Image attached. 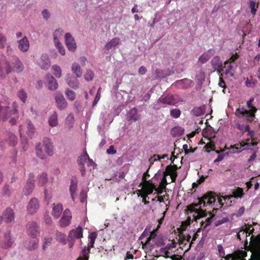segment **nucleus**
<instances>
[{
    "label": "nucleus",
    "mask_w": 260,
    "mask_h": 260,
    "mask_svg": "<svg viewBox=\"0 0 260 260\" xmlns=\"http://www.w3.org/2000/svg\"><path fill=\"white\" fill-rule=\"evenodd\" d=\"M35 175L34 173H30L26 184L23 189L24 194L27 196L31 194L35 187Z\"/></svg>",
    "instance_id": "1a4fd4ad"
},
{
    "label": "nucleus",
    "mask_w": 260,
    "mask_h": 260,
    "mask_svg": "<svg viewBox=\"0 0 260 260\" xmlns=\"http://www.w3.org/2000/svg\"><path fill=\"white\" fill-rule=\"evenodd\" d=\"M88 158V154H87L86 150H84L83 154L78 157L77 161L78 165L80 166L84 165Z\"/></svg>",
    "instance_id": "c9c22d12"
},
{
    "label": "nucleus",
    "mask_w": 260,
    "mask_h": 260,
    "mask_svg": "<svg viewBox=\"0 0 260 260\" xmlns=\"http://www.w3.org/2000/svg\"><path fill=\"white\" fill-rule=\"evenodd\" d=\"M244 196L243 189L242 188L238 187L236 189L234 190L232 192V194L231 196H228L225 197H222L224 200L230 199L231 198H241Z\"/></svg>",
    "instance_id": "a878e982"
},
{
    "label": "nucleus",
    "mask_w": 260,
    "mask_h": 260,
    "mask_svg": "<svg viewBox=\"0 0 260 260\" xmlns=\"http://www.w3.org/2000/svg\"><path fill=\"white\" fill-rule=\"evenodd\" d=\"M3 219L6 222H11L14 219V213L11 208H7L4 212Z\"/></svg>",
    "instance_id": "b1692460"
},
{
    "label": "nucleus",
    "mask_w": 260,
    "mask_h": 260,
    "mask_svg": "<svg viewBox=\"0 0 260 260\" xmlns=\"http://www.w3.org/2000/svg\"><path fill=\"white\" fill-rule=\"evenodd\" d=\"M49 125L54 127L58 124L57 114L54 112L49 117L48 120Z\"/></svg>",
    "instance_id": "e433bc0d"
},
{
    "label": "nucleus",
    "mask_w": 260,
    "mask_h": 260,
    "mask_svg": "<svg viewBox=\"0 0 260 260\" xmlns=\"http://www.w3.org/2000/svg\"><path fill=\"white\" fill-rule=\"evenodd\" d=\"M211 64L214 71H216L218 74H220L223 71L222 62L219 56L213 57L211 59Z\"/></svg>",
    "instance_id": "dca6fc26"
},
{
    "label": "nucleus",
    "mask_w": 260,
    "mask_h": 260,
    "mask_svg": "<svg viewBox=\"0 0 260 260\" xmlns=\"http://www.w3.org/2000/svg\"><path fill=\"white\" fill-rule=\"evenodd\" d=\"M17 96L23 102L25 103L27 99V94L23 89L19 90L17 92Z\"/></svg>",
    "instance_id": "ea45409f"
},
{
    "label": "nucleus",
    "mask_w": 260,
    "mask_h": 260,
    "mask_svg": "<svg viewBox=\"0 0 260 260\" xmlns=\"http://www.w3.org/2000/svg\"><path fill=\"white\" fill-rule=\"evenodd\" d=\"M27 128L28 129L27 132L28 135H31V134L34 133V126L30 121L27 122Z\"/></svg>",
    "instance_id": "e2e57ef3"
},
{
    "label": "nucleus",
    "mask_w": 260,
    "mask_h": 260,
    "mask_svg": "<svg viewBox=\"0 0 260 260\" xmlns=\"http://www.w3.org/2000/svg\"><path fill=\"white\" fill-rule=\"evenodd\" d=\"M53 238L51 237H45L43 241L42 245V249L43 250H46L48 246H50L52 243Z\"/></svg>",
    "instance_id": "37998d69"
},
{
    "label": "nucleus",
    "mask_w": 260,
    "mask_h": 260,
    "mask_svg": "<svg viewBox=\"0 0 260 260\" xmlns=\"http://www.w3.org/2000/svg\"><path fill=\"white\" fill-rule=\"evenodd\" d=\"M205 73L200 70L196 75V79L199 82H202L205 80Z\"/></svg>",
    "instance_id": "5fc2aeb1"
},
{
    "label": "nucleus",
    "mask_w": 260,
    "mask_h": 260,
    "mask_svg": "<svg viewBox=\"0 0 260 260\" xmlns=\"http://www.w3.org/2000/svg\"><path fill=\"white\" fill-rule=\"evenodd\" d=\"M156 237V231L153 230L150 232V236L147 238V240L144 244H143V248L145 249L147 251H151L154 247V245L158 246H161L164 244L163 242H155L153 243L151 242L152 240H154Z\"/></svg>",
    "instance_id": "6e6552de"
},
{
    "label": "nucleus",
    "mask_w": 260,
    "mask_h": 260,
    "mask_svg": "<svg viewBox=\"0 0 260 260\" xmlns=\"http://www.w3.org/2000/svg\"><path fill=\"white\" fill-rule=\"evenodd\" d=\"M72 71L76 75L77 77H80L82 75V70L79 64L76 62L73 63Z\"/></svg>",
    "instance_id": "473e14b6"
},
{
    "label": "nucleus",
    "mask_w": 260,
    "mask_h": 260,
    "mask_svg": "<svg viewBox=\"0 0 260 260\" xmlns=\"http://www.w3.org/2000/svg\"><path fill=\"white\" fill-rule=\"evenodd\" d=\"M179 168L176 165H169L166 168V171L164 172L163 176L166 177L167 176L173 174L174 172L177 171Z\"/></svg>",
    "instance_id": "72a5a7b5"
},
{
    "label": "nucleus",
    "mask_w": 260,
    "mask_h": 260,
    "mask_svg": "<svg viewBox=\"0 0 260 260\" xmlns=\"http://www.w3.org/2000/svg\"><path fill=\"white\" fill-rule=\"evenodd\" d=\"M215 193L212 191H209L204 194L202 197L199 198V201L197 203H192L186 207L185 211L187 213L188 212L192 213L194 212L197 214L194 216L196 220L202 217L206 216L207 214L205 210L202 209V207H206L207 205H210L215 202Z\"/></svg>",
    "instance_id": "f257e3e1"
},
{
    "label": "nucleus",
    "mask_w": 260,
    "mask_h": 260,
    "mask_svg": "<svg viewBox=\"0 0 260 260\" xmlns=\"http://www.w3.org/2000/svg\"><path fill=\"white\" fill-rule=\"evenodd\" d=\"M180 101L182 102V101L177 99L175 96L173 94H167L165 96H161L158 99V102L161 104L172 106L175 105Z\"/></svg>",
    "instance_id": "9b49d317"
},
{
    "label": "nucleus",
    "mask_w": 260,
    "mask_h": 260,
    "mask_svg": "<svg viewBox=\"0 0 260 260\" xmlns=\"http://www.w3.org/2000/svg\"><path fill=\"white\" fill-rule=\"evenodd\" d=\"M11 63L12 67L9 62L7 61L6 73L7 74L12 72L13 71L19 73L22 72L24 69V66L22 62L20 60L19 58L17 56H13Z\"/></svg>",
    "instance_id": "39448f33"
},
{
    "label": "nucleus",
    "mask_w": 260,
    "mask_h": 260,
    "mask_svg": "<svg viewBox=\"0 0 260 260\" xmlns=\"http://www.w3.org/2000/svg\"><path fill=\"white\" fill-rule=\"evenodd\" d=\"M144 188V194H150L152 193L154 190H155V186H142Z\"/></svg>",
    "instance_id": "09e8293b"
},
{
    "label": "nucleus",
    "mask_w": 260,
    "mask_h": 260,
    "mask_svg": "<svg viewBox=\"0 0 260 260\" xmlns=\"http://www.w3.org/2000/svg\"><path fill=\"white\" fill-rule=\"evenodd\" d=\"M18 48L22 52H25L29 49V43L26 36H24L21 39L17 41Z\"/></svg>",
    "instance_id": "a211bd4d"
},
{
    "label": "nucleus",
    "mask_w": 260,
    "mask_h": 260,
    "mask_svg": "<svg viewBox=\"0 0 260 260\" xmlns=\"http://www.w3.org/2000/svg\"><path fill=\"white\" fill-rule=\"evenodd\" d=\"M236 127L240 131L242 134H244V132L249 131L248 125H246L245 126L244 125H242L240 123H237L236 124Z\"/></svg>",
    "instance_id": "864d4df0"
},
{
    "label": "nucleus",
    "mask_w": 260,
    "mask_h": 260,
    "mask_svg": "<svg viewBox=\"0 0 260 260\" xmlns=\"http://www.w3.org/2000/svg\"><path fill=\"white\" fill-rule=\"evenodd\" d=\"M6 140L8 144L11 146H14L17 143V137L14 134L11 133H8L7 134Z\"/></svg>",
    "instance_id": "c756f323"
},
{
    "label": "nucleus",
    "mask_w": 260,
    "mask_h": 260,
    "mask_svg": "<svg viewBox=\"0 0 260 260\" xmlns=\"http://www.w3.org/2000/svg\"><path fill=\"white\" fill-rule=\"evenodd\" d=\"M181 115V111L178 109H173L170 110V115L174 118H177Z\"/></svg>",
    "instance_id": "8fccbe9b"
},
{
    "label": "nucleus",
    "mask_w": 260,
    "mask_h": 260,
    "mask_svg": "<svg viewBox=\"0 0 260 260\" xmlns=\"http://www.w3.org/2000/svg\"><path fill=\"white\" fill-rule=\"evenodd\" d=\"M45 78L48 83V87L49 90L54 91L58 88L57 81L51 74L46 75Z\"/></svg>",
    "instance_id": "6ab92c4d"
},
{
    "label": "nucleus",
    "mask_w": 260,
    "mask_h": 260,
    "mask_svg": "<svg viewBox=\"0 0 260 260\" xmlns=\"http://www.w3.org/2000/svg\"><path fill=\"white\" fill-rule=\"evenodd\" d=\"M55 47L57 48L58 52L62 55H64L66 54V50L62 44L60 42H56L54 43Z\"/></svg>",
    "instance_id": "49530a36"
},
{
    "label": "nucleus",
    "mask_w": 260,
    "mask_h": 260,
    "mask_svg": "<svg viewBox=\"0 0 260 260\" xmlns=\"http://www.w3.org/2000/svg\"><path fill=\"white\" fill-rule=\"evenodd\" d=\"M27 232L30 237L36 238L40 233L39 227L34 221L28 222L26 225Z\"/></svg>",
    "instance_id": "9d476101"
},
{
    "label": "nucleus",
    "mask_w": 260,
    "mask_h": 260,
    "mask_svg": "<svg viewBox=\"0 0 260 260\" xmlns=\"http://www.w3.org/2000/svg\"><path fill=\"white\" fill-rule=\"evenodd\" d=\"M191 238V236L190 235H187L185 236L182 233H180L179 235V244L181 245H186L188 242H189L190 239Z\"/></svg>",
    "instance_id": "f704fd0d"
},
{
    "label": "nucleus",
    "mask_w": 260,
    "mask_h": 260,
    "mask_svg": "<svg viewBox=\"0 0 260 260\" xmlns=\"http://www.w3.org/2000/svg\"><path fill=\"white\" fill-rule=\"evenodd\" d=\"M38 180L40 186L45 185L48 181L47 174L46 173H42L38 176Z\"/></svg>",
    "instance_id": "58836bf2"
},
{
    "label": "nucleus",
    "mask_w": 260,
    "mask_h": 260,
    "mask_svg": "<svg viewBox=\"0 0 260 260\" xmlns=\"http://www.w3.org/2000/svg\"><path fill=\"white\" fill-rule=\"evenodd\" d=\"M55 239L59 242L66 243V235L59 231H56Z\"/></svg>",
    "instance_id": "79ce46f5"
},
{
    "label": "nucleus",
    "mask_w": 260,
    "mask_h": 260,
    "mask_svg": "<svg viewBox=\"0 0 260 260\" xmlns=\"http://www.w3.org/2000/svg\"><path fill=\"white\" fill-rule=\"evenodd\" d=\"M40 207L39 201L34 198L30 200L27 206V211L29 214H34L37 212Z\"/></svg>",
    "instance_id": "4468645a"
},
{
    "label": "nucleus",
    "mask_w": 260,
    "mask_h": 260,
    "mask_svg": "<svg viewBox=\"0 0 260 260\" xmlns=\"http://www.w3.org/2000/svg\"><path fill=\"white\" fill-rule=\"evenodd\" d=\"M252 254L251 255V257L253 259V260H260V253L258 252L257 251L253 250Z\"/></svg>",
    "instance_id": "774afa93"
},
{
    "label": "nucleus",
    "mask_w": 260,
    "mask_h": 260,
    "mask_svg": "<svg viewBox=\"0 0 260 260\" xmlns=\"http://www.w3.org/2000/svg\"><path fill=\"white\" fill-rule=\"evenodd\" d=\"M248 132L247 135L249 136L251 139V145L253 146H256L258 142L256 141V139L254 137V132L253 131L250 130V127L249 126V131H247Z\"/></svg>",
    "instance_id": "a18cd8bd"
},
{
    "label": "nucleus",
    "mask_w": 260,
    "mask_h": 260,
    "mask_svg": "<svg viewBox=\"0 0 260 260\" xmlns=\"http://www.w3.org/2000/svg\"><path fill=\"white\" fill-rule=\"evenodd\" d=\"M218 74L219 75V76H220L218 85L220 87L223 88L222 91L224 93H225V89L226 88V86L225 85V81H224V80L223 79V78L222 77V74L221 73H220V74Z\"/></svg>",
    "instance_id": "6e6d98bb"
},
{
    "label": "nucleus",
    "mask_w": 260,
    "mask_h": 260,
    "mask_svg": "<svg viewBox=\"0 0 260 260\" xmlns=\"http://www.w3.org/2000/svg\"><path fill=\"white\" fill-rule=\"evenodd\" d=\"M249 8L251 9V13L254 15L256 11V8H255V3L253 1H250Z\"/></svg>",
    "instance_id": "69168bd1"
},
{
    "label": "nucleus",
    "mask_w": 260,
    "mask_h": 260,
    "mask_svg": "<svg viewBox=\"0 0 260 260\" xmlns=\"http://www.w3.org/2000/svg\"><path fill=\"white\" fill-rule=\"evenodd\" d=\"M65 43L68 50L74 52L77 48V45L74 38L69 32L66 33L64 36Z\"/></svg>",
    "instance_id": "ddd939ff"
},
{
    "label": "nucleus",
    "mask_w": 260,
    "mask_h": 260,
    "mask_svg": "<svg viewBox=\"0 0 260 260\" xmlns=\"http://www.w3.org/2000/svg\"><path fill=\"white\" fill-rule=\"evenodd\" d=\"M53 75L57 78H60L61 76L62 71L60 67L57 65H54L51 68Z\"/></svg>",
    "instance_id": "a19ab883"
},
{
    "label": "nucleus",
    "mask_w": 260,
    "mask_h": 260,
    "mask_svg": "<svg viewBox=\"0 0 260 260\" xmlns=\"http://www.w3.org/2000/svg\"><path fill=\"white\" fill-rule=\"evenodd\" d=\"M55 100L58 109L61 110L67 107L68 103L61 93L57 92L55 94Z\"/></svg>",
    "instance_id": "2eb2a0df"
},
{
    "label": "nucleus",
    "mask_w": 260,
    "mask_h": 260,
    "mask_svg": "<svg viewBox=\"0 0 260 260\" xmlns=\"http://www.w3.org/2000/svg\"><path fill=\"white\" fill-rule=\"evenodd\" d=\"M2 193L4 196L10 197L11 194V190L8 185H5L3 188Z\"/></svg>",
    "instance_id": "4d7b16f0"
},
{
    "label": "nucleus",
    "mask_w": 260,
    "mask_h": 260,
    "mask_svg": "<svg viewBox=\"0 0 260 260\" xmlns=\"http://www.w3.org/2000/svg\"><path fill=\"white\" fill-rule=\"evenodd\" d=\"M140 118V116L138 114L137 109L136 108H132L128 113V120L136 121Z\"/></svg>",
    "instance_id": "2f4dec72"
},
{
    "label": "nucleus",
    "mask_w": 260,
    "mask_h": 260,
    "mask_svg": "<svg viewBox=\"0 0 260 260\" xmlns=\"http://www.w3.org/2000/svg\"><path fill=\"white\" fill-rule=\"evenodd\" d=\"M175 85L177 88L187 89L192 85V81L190 79L185 78L177 81L175 82Z\"/></svg>",
    "instance_id": "4be33fe9"
},
{
    "label": "nucleus",
    "mask_w": 260,
    "mask_h": 260,
    "mask_svg": "<svg viewBox=\"0 0 260 260\" xmlns=\"http://www.w3.org/2000/svg\"><path fill=\"white\" fill-rule=\"evenodd\" d=\"M13 243L10 232L8 231L4 233L0 229V247L9 248L12 246Z\"/></svg>",
    "instance_id": "0eeeda50"
},
{
    "label": "nucleus",
    "mask_w": 260,
    "mask_h": 260,
    "mask_svg": "<svg viewBox=\"0 0 260 260\" xmlns=\"http://www.w3.org/2000/svg\"><path fill=\"white\" fill-rule=\"evenodd\" d=\"M71 212L69 209H66L63 212L62 216L59 221V226L62 228H65L69 225L72 219Z\"/></svg>",
    "instance_id": "f8f14e48"
},
{
    "label": "nucleus",
    "mask_w": 260,
    "mask_h": 260,
    "mask_svg": "<svg viewBox=\"0 0 260 260\" xmlns=\"http://www.w3.org/2000/svg\"><path fill=\"white\" fill-rule=\"evenodd\" d=\"M39 240L38 239H33L29 240L25 242V247L26 249L29 251H32L36 250L38 247Z\"/></svg>",
    "instance_id": "5701e85b"
},
{
    "label": "nucleus",
    "mask_w": 260,
    "mask_h": 260,
    "mask_svg": "<svg viewBox=\"0 0 260 260\" xmlns=\"http://www.w3.org/2000/svg\"><path fill=\"white\" fill-rule=\"evenodd\" d=\"M250 239L251 240L250 242V246H247L248 241L247 239L245 241L244 246L246 250H249L250 247L253 249L260 246V234L258 235L254 238L253 237V236H252Z\"/></svg>",
    "instance_id": "aec40b11"
},
{
    "label": "nucleus",
    "mask_w": 260,
    "mask_h": 260,
    "mask_svg": "<svg viewBox=\"0 0 260 260\" xmlns=\"http://www.w3.org/2000/svg\"><path fill=\"white\" fill-rule=\"evenodd\" d=\"M183 149L184 150V153L185 154H187L189 153H193L195 150L197 149V147L195 148H188V145L187 144H184L183 145Z\"/></svg>",
    "instance_id": "bf43d9fd"
},
{
    "label": "nucleus",
    "mask_w": 260,
    "mask_h": 260,
    "mask_svg": "<svg viewBox=\"0 0 260 260\" xmlns=\"http://www.w3.org/2000/svg\"><path fill=\"white\" fill-rule=\"evenodd\" d=\"M37 156L41 159H44L47 156H52L54 154L53 143L48 138H44L43 143H39L36 148Z\"/></svg>",
    "instance_id": "f03ea898"
},
{
    "label": "nucleus",
    "mask_w": 260,
    "mask_h": 260,
    "mask_svg": "<svg viewBox=\"0 0 260 260\" xmlns=\"http://www.w3.org/2000/svg\"><path fill=\"white\" fill-rule=\"evenodd\" d=\"M63 30L61 29H58L55 30L53 34V38H54V42L56 43V42L59 41V37H61L62 35Z\"/></svg>",
    "instance_id": "de8ad7c7"
},
{
    "label": "nucleus",
    "mask_w": 260,
    "mask_h": 260,
    "mask_svg": "<svg viewBox=\"0 0 260 260\" xmlns=\"http://www.w3.org/2000/svg\"><path fill=\"white\" fill-rule=\"evenodd\" d=\"M83 237V229L78 226L75 229L72 230L69 233V238L72 240L81 239Z\"/></svg>",
    "instance_id": "f3484780"
},
{
    "label": "nucleus",
    "mask_w": 260,
    "mask_h": 260,
    "mask_svg": "<svg viewBox=\"0 0 260 260\" xmlns=\"http://www.w3.org/2000/svg\"><path fill=\"white\" fill-rule=\"evenodd\" d=\"M68 84L71 88L77 89L79 87V83L77 80H75L74 81H70Z\"/></svg>",
    "instance_id": "052dcab7"
},
{
    "label": "nucleus",
    "mask_w": 260,
    "mask_h": 260,
    "mask_svg": "<svg viewBox=\"0 0 260 260\" xmlns=\"http://www.w3.org/2000/svg\"><path fill=\"white\" fill-rule=\"evenodd\" d=\"M120 43V39L119 38H114L107 42L105 45V49L109 50L113 47H115Z\"/></svg>",
    "instance_id": "c85d7f7f"
},
{
    "label": "nucleus",
    "mask_w": 260,
    "mask_h": 260,
    "mask_svg": "<svg viewBox=\"0 0 260 260\" xmlns=\"http://www.w3.org/2000/svg\"><path fill=\"white\" fill-rule=\"evenodd\" d=\"M239 56L236 53L235 54H234L230 58L229 60L225 61L224 62V64L226 65V64H228V63H231L232 62H234L237 59H238Z\"/></svg>",
    "instance_id": "680f3d73"
},
{
    "label": "nucleus",
    "mask_w": 260,
    "mask_h": 260,
    "mask_svg": "<svg viewBox=\"0 0 260 260\" xmlns=\"http://www.w3.org/2000/svg\"><path fill=\"white\" fill-rule=\"evenodd\" d=\"M78 181L76 177H73L70 186V192L71 193V198L72 200L74 201L75 197L76 196V191L78 188Z\"/></svg>",
    "instance_id": "412c9836"
},
{
    "label": "nucleus",
    "mask_w": 260,
    "mask_h": 260,
    "mask_svg": "<svg viewBox=\"0 0 260 260\" xmlns=\"http://www.w3.org/2000/svg\"><path fill=\"white\" fill-rule=\"evenodd\" d=\"M233 68V66L232 64H231L230 63H229L227 68L225 69V70L224 71V74L226 75H228V74H230L231 77H234L235 75V73L234 72L231 71L232 70Z\"/></svg>",
    "instance_id": "13d9d810"
},
{
    "label": "nucleus",
    "mask_w": 260,
    "mask_h": 260,
    "mask_svg": "<svg viewBox=\"0 0 260 260\" xmlns=\"http://www.w3.org/2000/svg\"><path fill=\"white\" fill-rule=\"evenodd\" d=\"M211 216L205 219V221L202 220L200 222L201 227L203 228V230L205 229L208 226L210 225L212 221L214 215L210 213Z\"/></svg>",
    "instance_id": "4c0bfd02"
},
{
    "label": "nucleus",
    "mask_w": 260,
    "mask_h": 260,
    "mask_svg": "<svg viewBox=\"0 0 260 260\" xmlns=\"http://www.w3.org/2000/svg\"><path fill=\"white\" fill-rule=\"evenodd\" d=\"M39 64L40 67L44 70H47L50 68V60L47 55H42Z\"/></svg>",
    "instance_id": "bb28decb"
},
{
    "label": "nucleus",
    "mask_w": 260,
    "mask_h": 260,
    "mask_svg": "<svg viewBox=\"0 0 260 260\" xmlns=\"http://www.w3.org/2000/svg\"><path fill=\"white\" fill-rule=\"evenodd\" d=\"M215 53L214 50L210 49L208 50L207 52L203 53L199 58V61L202 64L205 63L207 62L210 57L212 56Z\"/></svg>",
    "instance_id": "393cba45"
},
{
    "label": "nucleus",
    "mask_w": 260,
    "mask_h": 260,
    "mask_svg": "<svg viewBox=\"0 0 260 260\" xmlns=\"http://www.w3.org/2000/svg\"><path fill=\"white\" fill-rule=\"evenodd\" d=\"M97 237V234L95 232L91 233L89 236V238L90 241L88 244V247L85 246L82 250L81 254L79 257V260H88L89 254L90 252V248L94 247V244Z\"/></svg>",
    "instance_id": "423d86ee"
},
{
    "label": "nucleus",
    "mask_w": 260,
    "mask_h": 260,
    "mask_svg": "<svg viewBox=\"0 0 260 260\" xmlns=\"http://www.w3.org/2000/svg\"><path fill=\"white\" fill-rule=\"evenodd\" d=\"M14 115L9 120V123L14 125L16 124L18 119L17 104L14 102L12 109L9 106L3 107L0 106V120L6 121L8 118Z\"/></svg>",
    "instance_id": "7ed1b4c3"
},
{
    "label": "nucleus",
    "mask_w": 260,
    "mask_h": 260,
    "mask_svg": "<svg viewBox=\"0 0 260 260\" xmlns=\"http://www.w3.org/2000/svg\"><path fill=\"white\" fill-rule=\"evenodd\" d=\"M94 75L93 72L91 70H87L84 75V79L87 81H91L93 79Z\"/></svg>",
    "instance_id": "3c124183"
},
{
    "label": "nucleus",
    "mask_w": 260,
    "mask_h": 260,
    "mask_svg": "<svg viewBox=\"0 0 260 260\" xmlns=\"http://www.w3.org/2000/svg\"><path fill=\"white\" fill-rule=\"evenodd\" d=\"M192 114L196 116H199L204 114L202 109L201 107H195L191 111Z\"/></svg>",
    "instance_id": "603ef678"
},
{
    "label": "nucleus",
    "mask_w": 260,
    "mask_h": 260,
    "mask_svg": "<svg viewBox=\"0 0 260 260\" xmlns=\"http://www.w3.org/2000/svg\"><path fill=\"white\" fill-rule=\"evenodd\" d=\"M63 210L62 205L57 204L53 207L52 211V215L55 218H58L61 214Z\"/></svg>",
    "instance_id": "cd10ccee"
},
{
    "label": "nucleus",
    "mask_w": 260,
    "mask_h": 260,
    "mask_svg": "<svg viewBox=\"0 0 260 260\" xmlns=\"http://www.w3.org/2000/svg\"><path fill=\"white\" fill-rule=\"evenodd\" d=\"M65 94H66V95L67 96V99L69 100L72 101L75 100V96H76V93L73 90H71L69 89H67L66 90Z\"/></svg>",
    "instance_id": "c03bdc74"
},
{
    "label": "nucleus",
    "mask_w": 260,
    "mask_h": 260,
    "mask_svg": "<svg viewBox=\"0 0 260 260\" xmlns=\"http://www.w3.org/2000/svg\"><path fill=\"white\" fill-rule=\"evenodd\" d=\"M80 200L81 203H84L86 200L87 194L86 192L82 190L79 195Z\"/></svg>",
    "instance_id": "338daca9"
},
{
    "label": "nucleus",
    "mask_w": 260,
    "mask_h": 260,
    "mask_svg": "<svg viewBox=\"0 0 260 260\" xmlns=\"http://www.w3.org/2000/svg\"><path fill=\"white\" fill-rule=\"evenodd\" d=\"M253 101L254 99L252 98L247 103V106L249 110H246L244 108H239L236 110V115L239 117L241 116L245 117L247 121L249 122L253 121L255 118V113L257 110L256 107L252 105Z\"/></svg>",
    "instance_id": "20e7f679"
},
{
    "label": "nucleus",
    "mask_w": 260,
    "mask_h": 260,
    "mask_svg": "<svg viewBox=\"0 0 260 260\" xmlns=\"http://www.w3.org/2000/svg\"><path fill=\"white\" fill-rule=\"evenodd\" d=\"M7 39L3 34L0 33V49L4 48Z\"/></svg>",
    "instance_id": "0e129e2a"
},
{
    "label": "nucleus",
    "mask_w": 260,
    "mask_h": 260,
    "mask_svg": "<svg viewBox=\"0 0 260 260\" xmlns=\"http://www.w3.org/2000/svg\"><path fill=\"white\" fill-rule=\"evenodd\" d=\"M168 184L167 182V178L163 176L161 181L160 182L158 187H155V191L158 194H160L163 192V189L166 188V185Z\"/></svg>",
    "instance_id": "7c9ffc66"
}]
</instances>
